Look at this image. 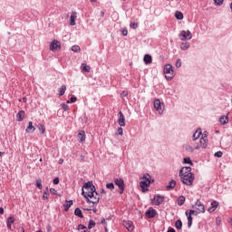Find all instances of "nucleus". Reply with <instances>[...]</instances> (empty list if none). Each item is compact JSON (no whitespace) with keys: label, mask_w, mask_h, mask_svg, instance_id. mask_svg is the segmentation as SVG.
<instances>
[{"label":"nucleus","mask_w":232,"mask_h":232,"mask_svg":"<svg viewBox=\"0 0 232 232\" xmlns=\"http://www.w3.org/2000/svg\"><path fill=\"white\" fill-rule=\"evenodd\" d=\"M82 195L86 198V201L91 204H99V193L93 185V181H88L85 183L82 188Z\"/></svg>","instance_id":"1"},{"label":"nucleus","mask_w":232,"mask_h":232,"mask_svg":"<svg viewBox=\"0 0 232 232\" xmlns=\"http://www.w3.org/2000/svg\"><path fill=\"white\" fill-rule=\"evenodd\" d=\"M179 177L181 182L186 186H193V181L195 180V174L191 172V167H183L179 170Z\"/></svg>","instance_id":"2"},{"label":"nucleus","mask_w":232,"mask_h":232,"mask_svg":"<svg viewBox=\"0 0 232 232\" xmlns=\"http://www.w3.org/2000/svg\"><path fill=\"white\" fill-rule=\"evenodd\" d=\"M150 184H151V176L149 173H146L140 178V186L142 191H148V188H150Z\"/></svg>","instance_id":"3"},{"label":"nucleus","mask_w":232,"mask_h":232,"mask_svg":"<svg viewBox=\"0 0 232 232\" xmlns=\"http://www.w3.org/2000/svg\"><path fill=\"white\" fill-rule=\"evenodd\" d=\"M163 73L167 81H171L173 77H175V72L173 71V66L169 63L164 66Z\"/></svg>","instance_id":"4"},{"label":"nucleus","mask_w":232,"mask_h":232,"mask_svg":"<svg viewBox=\"0 0 232 232\" xmlns=\"http://www.w3.org/2000/svg\"><path fill=\"white\" fill-rule=\"evenodd\" d=\"M179 38L180 39V41H191V39H193V34L189 30H182L179 34Z\"/></svg>","instance_id":"5"},{"label":"nucleus","mask_w":232,"mask_h":232,"mask_svg":"<svg viewBox=\"0 0 232 232\" xmlns=\"http://www.w3.org/2000/svg\"><path fill=\"white\" fill-rule=\"evenodd\" d=\"M200 148H203V150L208 148V136L206 134L200 138L199 144L195 146V150H200Z\"/></svg>","instance_id":"6"},{"label":"nucleus","mask_w":232,"mask_h":232,"mask_svg":"<svg viewBox=\"0 0 232 232\" xmlns=\"http://www.w3.org/2000/svg\"><path fill=\"white\" fill-rule=\"evenodd\" d=\"M114 184H115V186H118L120 195H122V193H124V189L126 188V186L124 185V179H122L121 178L115 179Z\"/></svg>","instance_id":"7"},{"label":"nucleus","mask_w":232,"mask_h":232,"mask_svg":"<svg viewBox=\"0 0 232 232\" xmlns=\"http://www.w3.org/2000/svg\"><path fill=\"white\" fill-rule=\"evenodd\" d=\"M154 110L159 112L160 115H162L164 113V108L162 107V103L160 102V100L156 99L154 100Z\"/></svg>","instance_id":"8"},{"label":"nucleus","mask_w":232,"mask_h":232,"mask_svg":"<svg viewBox=\"0 0 232 232\" xmlns=\"http://www.w3.org/2000/svg\"><path fill=\"white\" fill-rule=\"evenodd\" d=\"M193 208L198 210V213H206V207L198 199L196 201Z\"/></svg>","instance_id":"9"},{"label":"nucleus","mask_w":232,"mask_h":232,"mask_svg":"<svg viewBox=\"0 0 232 232\" xmlns=\"http://www.w3.org/2000/svg\"><path fill=\"white\" fill-rule=\"evenodd\" d=\"M164 197L163 196H154L153 199H151V202L154 206H160V204H162V202H164Z\"/></svg>","instance_id":"10"},{"label":"nucleus","mask_w":232,"mask_h":232,"mask_svg":"<svg viewBox=\"0 0 232 232\" xmlns=\"http://www.w3.org/2000/svg\"><path fill=\"white\" fill-rule=\"evenodd\" d=\"M61 49V42L53 40L50 44L51 52H55V50Z\"/></svg>","instance_id":"11"},{"label":"nucleus","mask_w":232,"mask_h":232,"mask_svg":"<svg viewBox=\"0 0 232 232\" xmlns=\"http://www.w3.org/2000/svg\"><path fill=\"white\" fill-rule=\"evenodd\" d=\"M145 216L147 217V218H155V217L157 216V210L150 208L145 212Z\"/></svg>","instance_id":"12"},{"label":"nucleus","mask_w":232,"mask_h":232,"mask_svg":"<svg viewBox=\"0 0 232 232\" xmlns=\"http://www.w3.org/2000/svg\"><path fill=\"white\" fill-rule=\"evenodd\" d=\"M118 124L121 127L126 126V118L124 117V113H122L121 111L119 112Z\"/></svg>","instance_id":"13"},{"label":"nucleus","mask_w":232,"mask_h":232,"mask_svg":"<svg viewBox=\"0 0 232 232\" xmlns=\"http://www.w3.org/2000/svg\"><path fill=\"white\" fill-rule=\"evenodd\" d=\"M218 206H219L218 201L213 200V201L210 203V207H209L208 209V213H213V211H216V210H217V208H218Z\"/></svg>","instance_id":"14"},{"label":"nucleus","mask_w":232,"mask_h":232,"mask_svg":"<svg viewBox=\"0 0 232 232\" xmlns=\"http://www.w3.org/2000/svg\"><path fill=\"white\" fill-rule=\"evenodd\" d=\"M123 226L128 231H133V229H135V226H133V222L130 220L123 221Z\"/></svg>","instance_id":"15"},{"label":"nucleus","mask_w":232,"mask_h":232,"mask_svg":"<svg viewBox=\"0 0 232 232\" xmlns=\"http://www.w3.org/2000/svg\"><path fill=\"white\" fill-rule=\"evenodd\" d=\"M75 21H77V12H72L70 18V25L75 26Z\"/></svg>","instance_id":"16"},{"label":"nucleus","mask_w":232,"mask_h":232,"mask_svg":"<svg viewBox=\"0 0 232 232\" xmlns=\"http://www.w3.org/2000/svg\"><path fill=\"white\" fill-rule=\"evenodd\" d=\"M26 133H34L35 131V127L34 126V122L29 121L28 126L25 129Z\"/></svg>","instance_id":"17"},{"label":"nucleus","mask_w":232,"mask_h":232,"mask_svg":"<svg viewBox=\"0 0 232 232\" xmlns=\"http://www.w3.org/2000/svg\"><path fill=\"white\" fill-rule=\"evenodd\" d=\"M219 122L222 126H226L229 122V116L227 114L226 116L219 117Z\"/></svg>","instance_id":"18"},{"label":"nucleus","mask_w":232,"mask_h":232,"mask_svg":"<svg viewBox=\"0 0 232 232\" xmlns=\"http://www.w3.org/2000/svg\"><path fill=\"white\" fill-rule=\"evenodd\" d=\"M191 46V44H189V42H182L179 45L180 50H182L183 52H186V50H189V47Z\"/></svg>","instance_id":"19"},{"label":"nucleus","mask_w":232,"mask_h":232,"mask_svg":"<svg viewBox=\"0 0 232 232\" xmlns=\"http://www.w3.org/2000/svg\"><path fill=\"white\" fill-rule=\"evenodd\" d=\"M185 213L188 218V227H191L193 225V217H191V214H189V210H187Z\"/></svg>","instance_id":"20"},{"label":"nucleus","mask_w":232,"mask_h":232,"mask_svg":"<svg viewBox=\"0 0 232 232\" xmlns=\"http://www.w3.org/2000/svg\"><path fill=\"white\" fill-rule=\"evenodd\" d=\"M78 139L80 142H84V140H86V132L84 130H80L78 133Z\"/></svg>","instance_id":"21"},{"label":"nucleus","mask_w":232,"mask_h":232,"mask_svg":"<svg viewBox=\"0 0 232 232\" xmlns=\"http://www.w3.org/2000/svg\"><path fill=\"white\" fill-rule=\"evenodd\" d=\"M81 70L84 73H90V71L92 70V68L90 67V65H88L86 63H82Z\"/></svg>","instance_id":"22"},{"label":"nucleus","mask_w":232,"mask_h":232,"mask_svg":"<svg viewBox=\"0 0 232 232\" xmlns=\"http://www.w3.org/2000/svg\"><path fill=\"white\" fill-rule=\"evenodd\" d=\"M15 222V218L9 217L6 221L7 229H12V224Z\"/></svg>","instance_id":"23"},{"label":"nucleus","mask_w":232,"mask_h":232,"mask_svg":"<svg viewBox=\"0 0 232 232\" xmlns=\"http://www.w3.org/2000/svg\"><path fill=\"white\" fill-rule=\"evenodd\" d=\"M16 120L18 122H22L24 120V111H20L16 114Z\"/></svg>","instance_id":"24"},{"label":"nucleus","mask_w":232,"mask_h":232,"mask_svg":"<svg viewBox=\"0 0 232 232\" xmlns=\"http://www.w3.org/2000/svg\"><path fill=\"white\" fill-rule=\"evenodd\" d=\"M175 186H177V181H175V179H171L169 182V185H167L166 188L168 191H169V189H174Z\"/></svg>","instance_id":"25"},{"label":"nucleus","mask_w":232,"mask_h":232,"mask_svg":"<svg viewBox=\"0 0 232 232\" xmlns=\"http://www.w3.org/2000/svg\"><path fill=\"white\" fill-rule=\"evenodd\" d=\"M200 135H202V130L198 129L193 133V136H192L193 140H197L198 139H200Z\"/></svg>","instance_id":"26"},{"label":"nucleus","mask_w":232,"mask_h":232,"mask_svg":"<svg viewBox=\"0 0 232 232\" xmlns=\"http://www.w3.org/2000/svg\"><path fill=\"white\" fill-rule=\"evenodd\" d=\"M143 61H144L145 64H151V63H152L151 55L145 54L144 58H143Z\"/></svg>","instance_id":"27"},{"label":"nucleus","mask_w":232,"mask_h":232,"mask_svg":"<svg viewBox=\"0 0 232 232\" xmlns=\"http://www.w3.org/2000/svg\"><path fill=\"white\" fill-rule=\"evenodd\" d=\"M74 215L76 217H79V218H84V216L82 215V210H81V208H75Z\"/></svg>","instance_id":"28"},{"label":"nucleus","mask_w":232,"mask_h":232,"mask_svg":"<svg viewBox=\"0 0 232 232\" xmlns=\"http://www.w3.org/2000/svg\"><path fill=\"white\" fill-rule=\"evenodd\" d=\"M64 93H66V85H62L60 88H59V97H63V95H64Z\"/></svg>","instance_id":"29"},{"label":"nucleus","mask_w":232,"mask_h":232,"mask_svg":"<svg viewBox=\"0 0 232 232\" xmlns=\"http://www.w3.org/2000/svg\"><path fill=\"white\" fill-rule=\"evenodd\" d=\"M72 206H73V200H69L66 201V203L64 204V211H68Z\"/></svg>","instance_id":"30"},{"label":"nucleus","mask_w":232,"mask_h":232,"mask_svg":"<svg viewBox=\"0 0 232 232\" xmlns=\"http://www.w3.org/2000/svg\"><path fill=\"white\" fill-rule=\"evenodd\" d=\"M175 17L178 21H182L184 19V14L180 11H176Z\"/></svg>","instance_id":"31"},{"label":"nucleus","mask_w":232,"mask_h":232,"mask_svg":"<svg viewBox=\"0 0 232 232\" xmlns=\"http://www.w3.org/2000/svg\"><path fill=\"white\" fill-rule=\"evenodd\" d=\"M195 147H192L191 145L189 144H186L185 145V150L188 151V153H193V151H195Z\"/></svg>","instance_id":"32"},{"label":"nucleus","mask_w":232,"mask_h":232,"mask_svg":"<svg viewBox=\"0 0 232 232\" xmlns=\"http://www.w3.org/2000/svg\"><path fill=\"white\" fill-rule=\"evenodd\" d=\"M186 202V197L184 196H179L178 198V205L179 206H184V203Z\"/></svg>","instance_id":"33"},{"label":"nucleus","mask_w":232,"mask_h":232,"mask_svg":"<svg viewBox=\"0 0 232 232\" xmlns=\"http://www.w3.org/2000/svg\"><path fill=\"white\" fill-rule=\"evenodd\" d=\"M38 130H39V131H41V133L43 135H44V133H46V127H44V125H43V124H38Z\"/></svg>","instance_id":"34"},{"label":"nucleus","mask_w":232,"mask_h":232,"mask_svg":"<svg viewBox=\"0 0 232 232\" xmlns=\"http://www.w3.org/2000/svg\"><path fill=\"white\" fill-rule=\"evenodd\" d=\"M183 163L184 164H190V166H193V161L191 160V158L187 157L183 159Z\"/></svg>","instance_id":"35"},{"label":"nucleus","mask_w":232,"mask_h":232,"mask_svg":"<svg viewBox=\"0 0 232 232\" xmlns=\"http://www.w3.org/2000/svg\"><path fill=\"white\" fill-rule=\"evenodd\" d=\"M175 227L178 228V229H182V220L178 219V220L175 222Z\"/></svg>","instance_id":"36"},{"label":"nucleus","mask_w":232,"mask_h":232,"mask_svg":"<svg viewBox=\"0 0 232 232\" xmlns=\"http://www.w3.org/2000/svg\"><path fill=\"white\" fill-rule=\"evenodd\" d=\"M72 52H74V53H79V52H81V47L79 45H72Z\"/></svg>","instance_id":"37"},{"label":"nucleus","mask_w":232,"mask_h":232,"mask_svg":"<svg viewBox=\"0 0 232 232\" xmlns=\"http://www.w3.org/2000/svg\"><path fill=\"white\" fill-rule=\"evenodd\" d=\"M36 188H38V189H43V179H39L36 180Z\"/></svg>","instance_id":"38"},{"label":"nucleus","mask_w":232,"mask_h":232,"mask_svg":"<svg viewBox=\"0 0 232 232\" xmlns=\"http://www.w3.org/2000/svg\"><path fill=\"white\" fill-rule=\"evenodd\" d=\"M61 108L62 110H63V111H68L70 110V106H68V104L66 103H61Z\"/></svg>","instance_id":"39"},{"label":"nucleus","mask_w":232,"mask_h":232,"mask_svg":"<svg viewBox=\"0 0 232 232\" xmlns=\"http://www.w3.org/2000/svg\"><path fill=\"white\" fill-rule=\"evenodd\" d=\"M73 102H77V97L72 96L70 100L67 101V104H73Z\"/></svg>","instance_id":"40"},{"label":"nucleus","mask_w":232,"mask_h":232,"mask_svg":"<svg viewBox=\"0 0 232 232\" xmlns=\"http://www.w3.org/2000/svg\"><path fill=\"white\" fill-rule=\"evenodd\" d=\"M93 227H95V221H93L92 219H91V220L89 221L88 229H93Z\"/></svg>","instance_id":"41"},{"label":"nucleus","mask_w":232,"mask_h":232,"mask_svg":"<svg viewBox=\"0 0 232 232\" xmlns=\"http://www.w3.org/2000/svg\"><path fill=\"white\" fill-rule=\"evenodd\" d=\"M106 188L107 189H111V191H113L115 189V185H113V183H107Z\"/></svg>","instance_id":"42"},{"label":"nucleus","mask_w":232,"mask_h":232,"mask_svg":"<svg viewBox=\"0 0 232 232\" xmlns=\"http://www.w3.org/2000/svg\"><path fill=\"white\" fill-rule=\"evenodd\" d=\"M130 27L132 29V30H137L139 28V24L138 23H133L131 22L130 24Z\"/></svg>","instance_id":"43"},{"label":"nucleus","mask_w":232,"mask_h":232,"mask_svg":"<svg viewBox=\"0 0 232 232\" xmlns=\"http://www.w3.org/2000/svg\"><path fill=\"white\" fill-rule=\"evenodd\" d=\"M88 227H86V226L82 225V224L78 225V227H77L78 231H84Z\"/></svg>","instance_id":"44"},{"label":"nucleus","mask_w":232,"mask_h":232,"mask_svg":"<svg viewBox=\"0 0 232 232\" xmlns=\"http://www.w3.org/2000/svg\"><path fill=\"white\" fill-rule=\"evenodd\" d=\"M175 66H176V68H180V66H182V60L178 59Z\"/></svg>","instance_id":"45"},{"label":"nucleus","mask_w":232,"mask_h":232,"mask_svg":"<svg viewBox=\"0 0 232 232\" xmlns=\"http://www.w3.org/2000/svg\"><path fill=\"white\" fill-rule=\"evenodd\" d=\"M214 2L217 6H221V5H224V0H214Z\"/></svg>","instance_id":"46"},{"label":"nucleus","mask_w":232,"mask_h":232,"mask_svg":"<svg viewBox=\"0 0 232 232\" xmlns=\"http://www.w3.org/2000/svg\"><path fill=\"white\" fill-rule=\"evenodd\" d=\"M222 155H224V153L222 151H217L214 156L217 157L218 159H220L222 157Z\"/></svg>","instance_id":"47"},{"label":"nucleus","mask_w":232,"mask_h":232,"mask_svg":"<svg viewBox=\"0 0 232 232\" xmlns=\"http://www.w3.org/2000/svg\"><path fill=\"white\" fill-rule=\"evenodd\" d=\"M188 215H198V210L190 209L188 210Z\"/></svg>","instance_id":"48"},{"label":"nucleus","mask_w":232,"mask_h":232,"mask_svg":"<svg viewBox=\"0 0 232 232\" xmlns=\"http://www.w3.org/2000/svg\"><path fill=\"white\" fill-rule=\"evenodd\" d=\"M43 200H48V190L44 192Z\"/></svg>","instance_id":"49"},{"label":"nucleus","mask_w":232,"mask_h":232,"mask_svg":"<svg viewBox=\"0 0 232 232\" xmlns=\"http://www.w3.org/2000/svg\"><path fill=\"white\" fill-rule=\"evenodd\" d=\"M117 133H118V135H123L124 132H123L121 127L118 128Z\"/></svg>","instance_id":"50"},{"label":"nucleus","mask_w":232,"mask_h":232,"mask_svg":"<svg viewBox=\"0 0 232 232\" xmlns=\"http://www.w3.org/2000/svg\"><path fill=\"white\" fill-rule=\"evenodd\" d=\"M222 144L226 150H227L229 146H231L229 143H227L226 141H223Z\"/></svg>","instance_id":"51"},{"label":"nucleus","mask_w":232,"mask_h":232,"mask_svg":"<svg viewBox=\"0 0 232 232\" xmlns=\"http://www.w3.org/2000/svg\"><path fill=\"white\" fill-rule=\"evenodd\" d=\"M50 193L52 195H57V190L55 188H50Z\"/></svg>","instance_id":"52"},{"label":"nucleus","mask_w":232,"mask_h":232,"mask_svg":"<svg viewBox=\"0 0 232 232\" xmlns=\"http://www.w3.org/2000/svg\"><path fill=\"white\" fill-rule=\"evenodd\" d=\"M121 34L124 37H126V35H128V30L127 29H122Z\"/></svg>","instance_id":"53"},{"label":"nucleus","mask_w":232,"mask_h":232,"mask_svg":"<svg viewBox=\"0 0 232 232\" xmlns=\"http://www.w3.org/2000/svg\"><path fill=\"white\" fill-rule=\"evenodd\" d=\"M121 97H128V92L123 91V92L121 93Z\"/></svg>","instance_id":"54"},{"label":"nucleus","mask_w":232,"mask_h":232,"mask_svg":"<svg viewBox=\"0 0 232 232\" xmlns=\"http://www.w3.org/2000/svg\"><path fill=\"white\" fill-rule=\"evenodd\" d=\"M53 182L55 186H57V184H59V178H55Z\"/></svg>","instance_id":"55"},{"label":"nucleus","mask_w":232,"mask_h":232,"mask_svg":"<svg viewBox=\"0 0 232 232\" xmlns=\"http://www.w3.org/2000/svg\"><path fill=\"white\" fill-rule=\"evenodd\" d=\"M101 224H103L104 226H107V224H106V218H102V220H101Z\"/></svg>","instance_id":"56"},{"label":"nucleus","mask_w":232,"mask_h":232,"mask_svg":"<svg viewBox=\"0 0 232 232\" xmlns=\"http://www.w3.org/2000/svg\"><path fill=\"white\" fill-rule=\"evenodd\" d=\"M0 215H5V208L3 207H0Z\"/></svg>","instance_id":"57"},{"label":"nucleus","mask_w":232,"mask_h":232,"mask_svg":"<svg viewBox=\"0 0 232 232\" xmlns=\"http://www.w3.org/2000/svg\"><path fill=\"white\" fill-rule=\"evenodd\" d=\"M101 195H106V190H104V188L101 189Z\"/></svg>","instance_id":"58"},{"label":"nucleus","mask_w":232,"mask_h":232,"mask_svg":"<svg viewBox=\"0 0 232 232\" xmlns=\"http://www.w3.org/2000/svg\"><path fill=\"white\" fill-rule=\"evenodd\" d=\"M168 232H176V231H175V228L169 227V230H168Z\"/></svg>","instance_id":"59"},{"label":"nucleus","mask_w":232,"mask_h":232,"mask_svg":"<svg viewBox=\"0 0 232 232\" xmlns=\"http://www.w3.org/2000/svg\"><path fill=\"white\" fill-rule=\"evenodd\" d=\"M63 162H64V160L60 159L59 161H58V164H63Z\"/></svg>","instance_id":"60"},{"label":"nucleus","mask_w":232,"mask_h":232,"mask_svg":"<svg viewBox=\"0 0 232 232\" xmlns=\"http://www.w3.org/2000/svg\"><path fill=\"white\" fill-rule=\"evenodd\" d=\"M105 232H108V227L107 225L104 226Z\"/></svg>","instance_id":"61"},{"label":"nucleus","mask_w":232,"mask_h":232,"mask_svg":"<svg viewBox=\"0 0 232 232\" xmlns=\"http://www.w3.org/2000/svg\"><path fill=\"white\" fill-rule=\"evenodd\" d=\"M102 17H104V12H101Z\"/></svg>","instance_id":"62"},{"label":"nucleus","mask_w":232,"mask_h":232,"mask_svg":"<svg viewBox=\"0 0 232 232\" xmlns=\"http://www.w3.org/2000/svg\"><path fill=\"white\" fill-rule=\"evenodd\" d=\"M93 213H97V208L92 209Z\"/></svg>","instance_id":"63"},{"label":"nucleus","mask_w":232,"mask_h":232,"mask_svg":"<svg viewBox=\"0 0 232 232\" xmlns=\"http://www.w3.org/2000/svg\"><path fill=\"white\" fill-rule=\"evenodd\" d=\"M2 155H5V152H0V157H1Z\"/></svg>","instance_id":"64"}]
</instances>
